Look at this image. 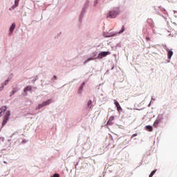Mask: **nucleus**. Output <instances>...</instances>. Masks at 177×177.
Listing matches in <instances>:
<instances>
[{"label": "nucleus", "instance_id": "f257e3e1", "mask_svg": "<svg viewBox=\"0 0 177 177\" xmlns=\"http://www.w3.org/2000/svg\"><path fill=\"white\" fill-rule=\"evenodd\" d=\"M120 8H115L113 10L109 12L107 19H115L118 15H120Z\"/></svg>", "mask_w": 177, "mask_h": 177}, {"label": "nucleus", "instance_id": "f03ea898", "mask_svg": "<svg viewBox=\"0 0 177 177\" xmlns=\"http://www.w3.org/2000/svg\"><path fill=\"white\" fill-rule=\"evenodd\" d=\"M48 104H50V100H48L43 102L41 104H39L36 110H39V109H42V107H45V106H48Z\"/></svg>", "mask_w": 177, "mask_h": 177}, {"label": "nucleus", "instance_id": "7ed1b4c3", "mask_svg": "<svg viewBox=\"0 0 177 177\" xmlns=\"http://www.w3.org/2000/svg\"><path fill=\"white\" fill-rule=\"evenodd\" d=\"M9 117H10V111H8L3 120L2 127L6 124V122H8V121L9 120Z\"/></svg>", "mask_w": 177, "mask_h": 177}, {"label": "nucleus", "instance_id": "20e7f679", "mask_svg": "<svg viewBox=\"0 0 177 177\" xmlns=\"http://www.w3.org/2000/svg\"><path fill=\"white\" fill-rule=\"evenodd\" d=\"M107 55H110L109 51H102L98 54L97 59H103V57H106Z\"/></svg>", "mask_w": 177, "mask_h": 177}, {"label": "nucleus", "instance_id": "39448f33", "mask_svg": "<svg viewBox=\"0 0 177 177\" xmlns=\"http://www.w3.org/2000/svg\"><path fill=\"white\" fill-rule=\"evenodd\" d=\"M162 120V118L158 117L157 119L155 120L154 123H153V127L155 128H157L158 124H160V122H161V120Z\"/></svg>", "mask_w": 177, "mask_h": 177}, {"label": "nucleus", "instance_id": "423d86ee", "mask_svg": "<svg viewBox=\"0 0 177 177\" xmlns=\"http://www.w3.org/2000/svg\"><path fill=\"white\" fill-rule=\"evenodd\" d=\"M166 50L167 52L168 59H171L172 57V55H174V52L169 50V48H167Z\"/></svg>", "mask_w": 177, "mask_h": 177}, {"label": "nucleus", "instance_id": "0eeeda50", "mask_svg": "<svg viewBox=\"0 0 177 177\" xmlns=\"http://www.w3.org/2000/svg\"><path fill=\"white\" fill-rule=\"evenodd\" d=\"M114 104L115 106H116L118 111H121V110H122V108H121V106L120 105V103H118V101L115 100Z\"/></svg>", "mask_w": 177, "mask_h": 177}, {"label": "nucleus", "instance_id": "6e6552de", "mask_svg": "<svg viewBox=\"0 0 177 177\" xmlns=\"http://www.w3.org/2000/svg\"><path fill=\"white\" fill-rule=\"evenodd\" d=\"M6 111V106H3L0 109V117H2L5 112Z\"/></svg>", "mask_w": 177, "mask_h": 177}, {"label": "nucleus", "instance_id": "1a4fd4ad", "mask_svg": "<svg viewBox=\"0 0 177 177\" xmlns=\"http://www.w3.org/2000/svg\"><path fill=\"white\" fill-rule=\"evenodd\" d=\"M9 84V80H6L3 84H1V86H0V92L1 91H3V88H5V86L8 85Z\"/></svg>", "mask_w": 177, "mask_h": 177}, {"label": "nucleus", "instance_id": "9d476101", "mask_svg": "<svg viewBox=\"0 0 177 177\" xmlns=\"http://www.w3.org/2000/svg\"><path fill=\"white\" fill-rule=\"evenodd\" d=\"M145 129L147 131H149V132H153V127H151L150 125L146 126Z\"/></svg>", "mask_w": 177, "mask_h": 177}, {"label": "nucleus", "instance_id": "9b49d317", "mask_svg": "<svg viewBox=\"0 0 177 177\" xmlns=\"http://www.w3.org/2000/svg\"><path fill=\"white\" fill-rule=\"evenodd\" d=\"M16 28V24L13 23L10 28V32H13V30Z\"/></svg>", "mask_w": 177, "mask_h": 177}, {"label": "nucleus", "instance_id": "f8f14e48", "mask_svg": "<svg viewBox=\"0 0 177 177\" xmlns=\"http://www.w3.org/2000/svg\"><path fill=\"white\" fill-rule=\"evenodd\" d=\"M87 106L88 107V109H91L92 107V100H89L87 103Z\"/></svg>", "mask_w": 177, "mask_h": 177}, {"label": "nucleus", "instance_id": "ddd939ff", "mask_svg": "<svg viewBox=\"0 0 177 177\" xmlns=\"http://www.w3.org/2000/svg\"><path fill=\"white\" fill-rule=\"evenodd\" d=\"M156 171H157V169H155V170L152 171L151 172V174H149V177H153V176L154 175V174H156Z\"/></svg>", "mask_w": 177, "mask_h": 177}, {"label": "nucleus", "instance_id": "4468645a", "mask_svg": "<svg viewBox=\"0 0 177 177\" xmlns=\"http://www.w3.org/2000/svg\"><path fill=\"white\" fill-rule=\"evenodd\" d=\"M124 31H125V28L124 27V26H122V29L120 30V32H118V34H122V32H124Z\"/></svg>", "mask_w": 177, "mask_h": 177}, {"label": "nucleus", "instance_id": "2eb2a0df", "mask_svg": "<svg viewBox=\"0 0 177 177\" xmlns=\"http://www.w3.org/2000/svg\"><path fill=\"white\" fill-rule=\"evenodd\" d=\"M28 91H31V86H27L25 89H24V92H27Z\"/></svg>", "mask_w": 177, "mask_h": 177}, {"label": "nucleus", "instance_id": "dca6fc26", "mask_svg": "<svg viewBox=\"0 0 177 177\" xmlns=\"http://www.w3.org/2000/svg\"><path fill=\"white\" fill-rule=\"evenodd\" d=\"M20 0H15V6H19V2Z\"/></svg>", "mask_w": 177, "mask_h": 177}, {"label": "nucleus", "instance_id": "f3484780", "mask_svg": "<svg viewBox=\"0 0 177 177\" xmlns=\"http://www.w3.org/2000/svg\"><path fill=\"white\" fill-rule=\"evenodd\" d=\"M51 177H60V175H59V174H55L53 176H52Z\"/></svg>", "mask_w": 177, "mask_h": 177}, {"label": "nucleus", "instance_id": "a211bd4d", "mask_svg": "<svg viewBox=\"0 0 177 177\" xmlns=\"http://www.w3.org/2000/svg\"><path fill=\"white\" fill-rule=\"evenodd\" d=\"M109 121H114V116H111L109 118Z\"/></svg>", "mask_w": 177, "mask_h": 177}, {"label": "nucleus", "instance_id": "6ab92c4d", "mask_svg": "<svg viewBox=\"0 0 177 177\" xmlns=\"http://www.w3.org/2000/svg\"><path fill=\"white\" fill-rule=\"evenodd\" d=\"M54 78H56V76H54Z\"/></svg>", "mask_w": 177, "mask_h": 177}, {"label": "nucleus", "instance_id": "aec40b11", "mask_svg": "<svg viewBox=\"0 0 177 177\" xmlns=\"http://www.w3.org/2000/svg\"><path fill=\"white\" fill-rule=\"evenodd\" d=\"M134 136H136V134H134Z\"/></svg>", "mask_w": 177, "mask_h": 177}]
</instances>
